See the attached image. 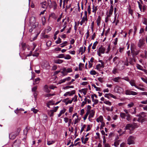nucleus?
<instances>
[{"label": "nucleus", "instance_id": "f257e3e1", "mask_svg": "<svg viewBox=\"0 0 147 147\" xmlns=\"http://www.w3.org/2000/svg\"><path fill=\"white\" fill-rule=\"evenodd\" d=\"M134 140L135 138L134 136H130L127 140V144L129 145L134 144Z\"/></svg>", "mask_w": 147, "mask_h": 147}, {"label": "nucleus", "instance_id": "f03ea898", "mask_svg": "<svg viewBox=\"0 0 147 147\" xmlns=\"http://www.w3.org/2000/svg\"><path fill=\"white\" fill-rule=\"evenodd\" d=\"M125 94L127 95H136L138 94V93L130 90H127L125 91Z\"/></svg>", "mask_w": 147, "mask_h": 147}, {"label": "nucleus", "instance_id": "7ed1b4c3", "mask_svg": "<svg viewBox=\"0 0 147 147\" xmlns=\"http://www.w3.org/2000/svg\"><path fill=\"white\" fill-rule=\"evenodd\" d=\"M21 143V141L20 140H16L13 142L12 147H19Z\"/></svg>", "mask_w": 147, "mask_h": 147}, {"label": "nucleus", "instance_id": "20e7f679", "mask_svg": "<svg viewBox=\"0 0 147 147\" xmlns=\"http://www.w3.org/2000/svg\"><path fill=\"white\" fill-rule=\"evenodd\" d=\"M114 91L115 92L120 93L123 92V89L120 87L117 86L115 87Z\"/></svg>", "mask_w": 147, "mask_h": 147}, {"label": "nucleus", "instance_id": "39448f33", "mask_svg": "<svg viewBox=\"0 0 147 147\" xmlns=\"http://www.w3.org/2000/svg\"><path fill=\"white\" fill-rule=\"evenodd\" d=\"M144 39H140L138 44V46L140 48H141L144 45Z\"/></svg>", "mask_w": 147, "mask_h": 147}, {"label": "nucleus", "instance_id": "423d86ee", "mask_svg": "<svg viewBox=\"0 0 147 147\" xmlns=\"http://www.w3.org/2000/svg\"><path fill=\"white\" fill-rule=\"evenodd\" d=\"M76 92V91L75 90H73L71 92H66L65 94H64V96H66L68 95H69V96H71L73 94H75Z\"/></svg>", "mask_w": 147, "mask_h": 147}, {"label": "nucleus", "instance_id": "0eeeda50", "mask_svg": "<svg viewBox=\"0 0 147 147\" xmlns=\"http://www.w3.org/2000/svg\"><path fill=\"white\" fill-rule=\"evenodd\" d=\"M132 45L131 44V53H132V57H133V58H134L135 55H138V54L139 52H140V51H133V50H131Z\"/></svg>", "mask_w": 147, "mask_h": 147}, {"label": "nucleus", "instance_id": "6e6552de", "mask_svg": "<svg viewBox=\"0 0 147 147\" xmlns=\"http://www.w3.org/2000/svg\"><path fill=\"white\" fill-rule=\"evenodd\" d=\"M106 49L105 48L103 47L102 45L101 47L98 48V52H100L102 54H104L105 53V50Z\"/></svg>", "mask_w": 147, "mask_h": 147}, {"label": "nucleus", "instance_id": "1a4fd4ad", "mask_svg": "<svg viewBox=\"0 0 147 147\" xmlns=\"http://www.w3.org/2000/svg\"><path fill=\"white\" fill-rule=\"evenodd\" d=\"M40 5L41 7L45 9H46L47 7V5L46 1L41 3Z\"/></svg>", "mask_w": 147, "mask_h": 147}, {"label": "nucleus", "instance_id": "9d476101", "mask_svg": "<svg viewBox=\"0 0 147 147\" xmlns=\"http://www.w3.org/2000/svg\"><path fill=\"white\" fill-rule=\"evenodd\" d=\"M17 136L16 133H11L9 134V137L11 139H14Z\"/></svg>", "mask_w": 147, "mask_h": 147}, {"label": "nucleus", "instance_id": "9b49d317", "mask_svg": "<svg viewBox=\"0 0 147 147\" xmlns=\"http://www.w3.org/2000/svg\"><path fill=\"white\" fill-rule=\"evenodd\" d=\"M54 62L55 63L61 64L63 62V61L61 59H58L56 60H54Z\"/></svg>", "mask_w": 147, "mask_h": 147}, {"label": "nucleus", "instance_id": "f8f14e48", "mask_svg": "<svg viewBox=\"0 0 147 147\" xmlns=\"http://www.w3.org/2000/svg\"><path fill=\"white\" fill-rule=\"evenodd\" d=\"M117 66L119 67L118 68L120 70H122L124 68V66L123 64H119V65H117Z\"/></svg>", "mask_w": 147, "mask_h": 147}, {"label": "nucleus", "instance_id": "ddd939ff", "mask_svg": "<svg viewBox=\"0 0 147 147\" xmlns=\"http://www.w3.org/2000/svg\"><path fill=\"white\" fill-rule=\"evenodd\" d=\"M129 83L132 86H134L136 88L137 87V86L136 85L135 82L133 80H131L129 82Z\"/></svg>", "mask_w": 147, "mask_h": 147}, {"label": "nucleus", "instance_id": "4468645a", "mask_svg": "<svg viewBox=\"0 0 147 147\" xmlns=\"http://www.w3.org/2000/svg\"><path fill=\"white\" fill-rule=\"evenodd\" d=\"M91 113L89 116V118L93 117L95 114V111L94 110H92L91 111Z\"/></svg>", "mask_w": 147, "mask_h": 147}, {"label": "nucleus", "instance_id": "2eb2a0df", "mask_svg": "<svg viewBox=\"0 0 147 147\" xmlns=\"http://www.w3.org/2000/svg\"><path fill=\"white\" fill-rule=\"evenodd\" d=\"M97 6H95V5H94L93 3V5H92V12L94 13H96V11L97 10Z\"/></svg>", "mask_w": 147, "mask_h": 147}, {"label": "nucleus", "instance_id": "dca6fc26", "mask_svg": "<svg viewBox=\"0 0 147 147\" xmlns=\"http://www.w3.org/2000/svg\"><path fill=\"white\" fill-rule=\"evenodd\" d=\"M44 88L45 89V91L47 93H49L50 92V90L49 89L48 86L47 85H45L44 86Z\"/></svg>", "mask_w": 147, "mask_h": 147}, {"label": "nucleus", "instance_id": "f3484780", "mask_svg": "<svg viewBox=\"0 0 147 147\" xmlns=\"http://www.w3.org/2000/svg\"><path fill=\"white\" fill-rule=\"evenodd\" d=\"M133 125L132 124L130 123L126 125L125 129H130V128L132 127Z\"/></svg>", "mask_w": 147, "mask_h": 147}, {"label": "nucleus", "instance_id": "a211bd4d", "mask_svg": "<svg viewBox=\"0 0 147 147\" xmlns=\"http://www.w3.org/2000/svg\"><path fill=\"white\" fill-rule=\"evenodd\" d=\"M101 20V18L100 16H99L96 20V22L97 25L98 26H99L100 20Z\"/></svg>", "mask_w": 147, "mask_h": 147}, {"label": "nucleus", "instance_id": "6ab92c4d", "mask_svg": "<svg viewBox=\"0 0 147 147\" xmlns=\"http://www.w3.org/2000/svg\"><path fill=\"white\" fill-rule=\"evenodd\" d=\"M66 111V109H64L63 110H61L59 114L58 115V117H60L61 115L65 113Z\"/></svg>", "mask_w": 147, "mask_h": 147}, {"label": "nucleus", "instance_id": "aec40b11", "mask_svg": "<svg viewBox=\"0 0 147 147\" xmlns=\"http://www.w3.org/2000/svg\"><path fill=\"white\" fill-rule=\"evenodd\" d=\"M102 119L103 117L102 116L100 115L98 118H97L96 119V121L98 122H99L100 121L101 122H102Z\"/></svg>", "mask_w": 147, "mask_h": 147}, {"label": "nucleus", "instance_id": "412c9836", "mask_svg": "<svg viewBox=\"0 0 147 147\" xmlns=\"http://www.w3.org/2000/svg\"><path fill=\"white\" fill-rule=\"evenodd\" d=\"M127 117L126 119L128 121H130L131 120V116L129 114H127L126 115V116Z\"/></svg>", "mask_w": 147, "mask_h": 147}, {"label": "nucleus", "instance_id": "4be33fe9", "mask_svg": "<svg viewBox=\"0 0 147 147\" xmlns=\"http://www.w3.org/2000/svg\"><path fill=\"white\" fill-rule=\"evenodd\" d=\"M90 112V111L88 110H87V111L86 112V114L84 115V120H85L87 118V117L88 116V114H89Z\"/></svg>", "mask_w": 147, "mask_h": 147}, {"label": "nucleus", "instance_id": "5701e85b", "mask_svg": "<svg viewBox=\"0 0 147 147\" xmlns=\"http://www.w3.org/2000/svg\"><path fill=\"white\" fill-rule=\"evenodd\" d=\"M84 66V64L81 63H80L79 65V69L80 71H82V68L81 67H83Z\"/></svg>", "mask_w": 147, "mask_h": 147}, {"label": "nucleus", "instance_id": "b1692460", "mask_svg": "<svg viewBox=\"0 0 147 147\" xmlns=\"http://www.w3.org/2000/svg\"><path fill=\"white\" fill-rule=\"evenodd\" d=\"M136 67L138 69L141 70L143 71L144 70H145V69H143L142 67L139 64H137Z\"/></svg>", "mask_w": 147, "mask_h": 147}, {"label": "nucleus", "instance_id": "393cba45", "mask_svg": "<svg viewBox=\"0 0 147 147\" xmlns=\"http://www.w3.org/2000/svg\"><path fill=\"white\" fill-rule=\"evenodd\" d=\"M54 111L52 110H51L48 112V114L51 117H53L54 115Z\"/></svg>", "mask_w": 147, "mask_h": 147}, {"label": "nucleus", "instance_id": "a878e982", "mask_svg": "<svg viewBox=\"0 0 147 147\" xmlns=\"http://www.w3.org/2000/svg\"><path fill=\"white\" fill-rule=\"evenodd\" d=\"M47 7L48 6L50 8L52 7V3L51 0H48Z\"/></svg>", "mask_w": 147, "mask_h": 147}, {"label": "nucleus", "instance_id": "bb28decb", "mask_svg": "<svg viewBox=\"0 0 147 147\" xmlns=\"http://www.w3.org/2000/svg\"><path fill=\"white\" fill-rule=\"evenodd\" d=\"M67 24V22H65L64 23V24L63 25V26H64L63 28L60 31L61 32H63L64 30L66 28L67 26L66 25V24Z\"/></svg>", "mask_w": 147, "mask_h": 147}, {"label": "nucleus", "instance_id": "cd10ccee", "mask_svg": "<svg viewBox=\"0 0 147 147\" xmlns=\"http://www.w3.org/2000/svg\"><path fill=\"white\" fill-rule=\"evenodd\" d=\"M50 16L52 17L54 19H56L57 18V16L54 13H52L50 15Z\"/></svg>", "mask_w": 147, "mask_h": 147}, {"label": "nucleus", "instance_id": "c85d7f7f", "mask_svg": "<svg viewBox=\"0 0 147 147\" xmlns=\"http://www.w3.org/2000/svg\"><path fill=\"white\" fill-rule=\"evenodd\" d=\"M126 116V115L124 113H120V116L123 119H125Z\"/></svg>", "mask_w": 147, "mask_h": 147}, {"label": "nucleus", "instance_id": "c756f323", "mask_svg": "<svg viewBox=\"0 0 147 147\" xmlns=\"http://www.w3.org/2000/svg\"><path fill=\"white\" fill-rule=\"evenodd\" d=\"M67 43V41H64L63 43L60 45V47L62 48L63 47L66 45V44Z\"/></svg>", "mask_w": 147, "mask_h": 147}, {"label": "nucleus", "instance_id": "7c9ffc66", "mask_svg": "<svg viewBox=\"0 0 147 147\" xmlns=\"http://www.w3.org/2000/svg\"><path fill=\"white\" fill-rule=\"evenodd\" d=\"M107 17L105 18V22L106 23L108 22L109 20V18L111 16L108 14V12H107Z\"/></svg>", "mask_w": 147, "mask_h": 147}, {"label": "nucleus", "instance_id": "2f4dec72", "mask_svg": "<svg viewBox=\"0 0 147 147\" xmlns=\"http://www.w3.org/2000/svg\"><path fill=\"white\" fill-rule=\"evenodd\" d=\"M64 55L63 54H61L58 55L56 57L57 58H64Z\"/></svg>", "mask_w": 147, "mask_h": 147}, {"label": "nucleus", "instance_id": "473e14b6", "mask_svg": "<svg viewBox=\"0 0 147 147\" xmlns=\"http://www.w3.org/2000/svg\"><path fill=\"white\" fill-rule=\"evenodd\" d=\"M74 88V86H67L65 87H63V88L64 89H66L71 88Z\"/></svg>", "mask_w": 147, "mask_h": 147}, {"label": "nucleus", "instance_id": "72a5a7b5", "mask_svg": "<svg viewBox=\"0 0 147 147\" xmlns=\"http://www.w3.org/2000/svg\"><path fill=\"white\" fill-rule=\"evenodd\" d=\"M98 43V42L96 41L93 44V46H92V49H96V45Z\"/></svg>", "mask_w": 147, "mask_h": 147}, {"label": "nucleus", "instance_id": "f704fd0d", "mask_svg": "<svg viewBox=\"0 0 147 147\" xmlns=\"http://www.w3.org/2000/svg\"><path fill=\"white\" fill-rule=\"evenodd\" d=\"M79 53H81V55H82L83 52V47H80L78 50Z\"/></svg>", "mask_w": 147, "mask_h": 147}, {"label": "nucleus", "instance_id": "c9c22d12", "mask_svg": "<svg viewBox=\"0 0 147 147\" xmlns=\"http://www.w3.org/2000/svg\"><path fill=\"white\" fill-rule=\"evenodd\" d=\"M20 110H21V111H24V109H22V108H20L19 109H18V108H17L16 109V110H15V112L16 113V114H18L19 112V111Z\"/></svg>", "mask_w": 147, "mask_h": 147}, {"label": "nucleus", "instance_id": "e433bc0d", "mask_svg": "<svg viewBox=\"0 0 147 147\" xmlns=\"http://www.w3.org/2000/svg\"><path fill=\"white\" fill-rule=\"evenodd\" d=\"M120 79V77H119L114 78L113 80L115 82H118L119 80Z\"/></svg>", "mask_w": 147, "mask_h": 147}, {"label": "nucleus", "instance_id": "4c0bfd02", "mask_svg": "<svg viewBox=\"0 0 147 147\" xmlns=\"http://www.w3.org/2000/svg\"><path fill=\"white\" fill-rule=\"evenodd\" d=\"M20 130H21V129L20 128H18L17 129L16 131V133H15L17 135H18L19 134L20 132Z\"/></svg>", "mask_w": 147, "mask_h": 147}, {"label": "nucleus", "instance_id": "58836bf2", "mask_svg": "<svg viewBox=\"0 0 147 147\" xmlns=\"http://www.w3.org/2000/svg\"><path fill=\"white\" fill-rule=\"evenodd\" d=\"M55 95L54 94H45V96L46 97H49L51 96H53Z\"/></svg>", "mask_w": 147, "mask_h": 147}, {"label": "nucleus", "instance_id": "ea45409f", "mask_svg": "<svg viewBox=\"0 0 147 147\" xmlns=\"http://www.w3.org/2000/svg\"><path fill=\"white\" fill-rule=\"evenodd\" d=\"M82 90L83 91V93L84 94V95H86V94L88 89L87 88H86V89H82Z\"/></svg>", "mask_w": 147, "mask_h": 147}, {"label": "nucleus", "instance_id": "a19ab883", "mask_svg": "<svg viewBox=\"0 0 147 147\" xmlns=\"http://www.w3.org/2000/svg\"><path fill=\"white\" fill-rule=\"evenodd\" d=\"M61 39L59 37L58 38V40L55 41V42L57 44H58L61 43Z\"/></svg>", "mask_w": 147, "mask_h": 147}, {"label": "nucleus", "instance_id": "79ce46f5", "mask_svg": "<svg viewBox=\"0 0 147 147\" xmlns=\"http://www.w3.org/2000/svg\"><path fill=\"white\" fill-rule=\"evenodd\" d=\"M71 58V56L69 55H66V57L64 56V58L65 59H70Z\"/></svg>", "mask_w": 147, "mask_h": 147}, {"label": "nucleus", "instance_id": "37998d69", "mask_svg": "<svg viewBox=\"0 0 147 147\" xmlns=\"http://www.w3.org/2000/svg\"><path fill=\"white\" fill-rule=\"evenodd\" d=\"M55 143V141H47V144L50 145L53 144Z\"/></svg>", "mask_w": 147, "mask_h": 147}, {"label": "nucleus", "instance_id": "c03bdc74", "mask_svg": "<svg viewBox=\"0 0 147 147\" xmlns=\"http://www.w3.org/2000/svg\"><path fill=\"white\" fill-rule=\"evenodd\" d=\"M28 129L27 127H26V128L24 130V134L26 135L27 134L28 130Z\"/></svg>", "mask_w": 147, "mask_h": 147}, {"label": "nucleus", "instance_id": "a18cd8bd", "mask_svg": "<svg viewBox=\"0 0 147 147\" xmlns=\"http://www.w3.org/2000/svg\"><path fill=\"white\" fill-rule=\"evenodd\" d=\"M53 5L54 6V9H55L57 7V4L56 3L55 1H53Z\"/></svg>", "mask_w": 147, "mask_h": 147}, {"label": "nucleus", "instance_id": "49530a36", "mask_svg": "<svg viewBox=\"0 0 147 147\" xmlns=\"http://www.w3.org/2000/svg\"><path fill=\"white\" fill-rule=\"evenodd\" d=\"M84 17H83L82 19V20L80 22V24L81 25H82L83 23H84L85 21H84Z\"/></svg>", "mask_w": 147, "mask_h": 147}, {"label": "nucleus", "instance_id": "de8ad7c7", "mask_svg": "<svg viewBox=\"0 0 147 147\" xmlns=\"http://www.w3.org/2000/svg\"><path fill=\"white\" fill-rule=\"evenodd\" d=\"M90 74L92 75H95L96 74V71L94 70H92L90 72Z\"/></svg>", "mask_w": 147, "mask_h": 147}, {"label": "nucleus", "instance_id": "09e8293b", "mask_svg": "<svg viewBox=\"0 0 147 147\" xmlns=\"http://www.w3.org/2000/svg\"><path fill=\"white\" fill-rule=\"evenodd\" d=\"M31 111H32L33 112L35 113H36L38 111V110L35 109L34 108H32L31 109Z\"/></svg>", "mask_w": 147, "mask_h": 147}, {"label": "nucleus", "instance_id": "8fccbe9b", "mask_svg": "<svg viewBox=\"0 0 147 147\" xmlns=\"http://www.w3.org/2000/svg\"><path fill=\"white\" fill-rule=\"evenodd\" d=\"M87 11L89 14L91 13V7L90 5L88 6Z\"/></svg>", "mask_w": 147, "mask_h": 147}, {"label": "nucleus", "instance_id": "3c124183", "mask_svg": "<svg viewBox=\"0 0 147 147\" xmlns=\"http://www.w3.org/2000/svg\"><path fill=\"white\" fill-rule=\"evenodd\" d=\"M117 68H114L113 70L112 71V72L113 74H115L117 72Z\"/></svg>", "mask_w": 147, "mask_h": 147}, {"label": "nucleus", "instance_id": "603ef678", "mask_svg": "<svg viewBox=\"0 0 147 147\" xmlns=\"http://www.w3.org/2000/svg\"><path fill=\"white\" fill-rule=\"evenodd\" d=\"M113 11V9H110L109 10V14H108L111 16L112 14Z\"/></svg>", "mask_w": 147, "mask_h": 147}, {"label": "nucleus", "instance_id": "864d4df0", "mask_svg": "<svg viewBox=\"0 0 147 147\" xmlns=\"http://www.w3.org/2000/svg\"><path fill=\"white\" fill-rule=\"evenodd\" d=\"M66 81V79H64L63 80H61L59 81V84H61V83H64Z\"/></svg>", "mask_w": 147, "mask_h": 147}, {"label": "nucleus", "instance_id": "5fc2aeb1", "mask_svg": "<svg viewBox=\"0 0 147 147\" xmlns=\"http://www.w3.org/2000/svg\"><path fill=\"white\" fill-rule=\"evenodd\" d=\"M73 101V99H72L71 100H69L65 103V105H67L68 103L71 104Z\"/></svg>", "mask_w": 147, "mask_h": 147}, {"label": "nucleus", "instance_id": "6e6d98bb", "mask_svg": "<svg viewBox=\"0 0 147 147\" xmlns=\"http://www.w3.org/2000/svg\"><path fill=\"white\" fill-rule=\"evenodd\" d=\"M104 102L107 105H111V103L109 101H106Z\"/></svg>", "mask_w": 147, "mask_h": 147}, {"label": "nucleus", "instance_id": "4d7b16f0", "mask_svg": "<svg viewBox=\"0 0 147 147\" xmlns=\"http://www.w3.org/2000/svg\"><path fill=\"white\" fill-rule=\"evenodd\" d=\"M134 104L133 102H131V103L127 105V106L128 108H130L133 107L134 105Z\"/></svg>", "mask_w": 147, "mask_h": 147}, {"label": "nucleus", "instance_id": "13d9d810", "mask_svg": "<svg viewBox=\"0 0 147 147\" xmlns=\"http://www.w3.org/2000/svg\"><path fill=\"white\" fill-rule=\"evenodd\" d=\"M141 79L143 82L147 84V78H141Z\"/></svg>", "mask_w": 147, "mask_h": 147}, {"label": "nucleus", "instance_id": "bf43d9fd", "mask_svg": "<svg viewBox=\"0 0 147 147\" xmlns=\"http://www.w3.org/2000/svg\"><path fill=\"white\" fill-rule=\"evenodd\" d=\"M40 80V78H37L35 79L34 82L36 84H37L39 82Z\"/></svg>", "mask_w": 147, "mask_h": 147}, {"label": "nucleus", "instance_id": "052dcab7", "mask_svg": "<svg viewBox=\"0 0 147 147\" xmlns=\"http://www.w3.org/2000/svg\"><path fill=\"white\" fill-rule=\"evenodd\" d=\"M77 97L78 96L75 95L74 96V97L72 99H73V100H74V102H76L77 101Z\"/></svg>", "mask_w": 147, "mask_h": 147}, {"label": "nucleus", "instance_id": "680f3d73", "mask_svg": "<svg viewBox=\"0 0 147 147\" xmlns=\"http://www.w3.org/2000/svg\"><path fill=\"white\" fill-rule=\"evenodd\" d=\"M129 13L130 14L131 16H132L133 14V11L132 9H129Z\"/></svg>", "mask_w": 147, "mask_h": 147}, {"label": "nucleus", "instance_id": "e2e57ef3", "mask_svg": "<svg viewBox=\"0 0 147 147\" xmlns=\"http://www.w3.org/2000/svg\"><path fill=\"white\" fill-rule=\"evenodd\" d=\"M102 124L100 126V129H103V127L105 126V123L104 122H101Z\"/></svg>", "mask_w": 147, "mask_h": 147}, {"label": "nucleus", "instance_id": "0e129e2a", "mask_svg": "<svg viewBox=\"0 0 147 147\" xmlns=\"http://www.w3.org/2000/svg\"><path fill=\"white\" fill-rule=\"evenodd\" d=\"M86 126V125H84L82 127V128L81 129L80 131V133H81L84 130V129L85 128Z\"/></svg>", "mask_w": 147, "mask_h": 147}, {"label": "nucleus", "instance_id": "69168bd1", "mask_svg": "<svg viewBox=\"0 0 147 147\" xmlns=\"http://www.w3.org/2000/svg\"><path fill=\"white\" fill-rule=\"evenodd\" d=\"M119 144L118 141H116L114 143V145L115 147H117Z\"/></svg>", "mask_w": 147, "mask_h": 147}, {"label": "nucleus", "instance_id": "338daca9", "mask_svg": "<svg viewBox=\"0 0 147 147\" xmlns=\"http://www.w3.org/2000/svg\"><path fill=\"white\" fill-rule=\"evenodd\" d=\"M72 70L71 68H68L67 69L66 72L67 73H69L72 72Z\"/></svg>", "mask_w": 147, "mask_h": 147}, {"label": "nucleus", "instance_id": "774afa93", "mask_svg": "<svg viewBox=\"0 0 147 147\" xmlns=\"http://www.w3.org/2000/svg\"><path fill=\"white\" fill-rule=\"evenodd\" d=\"M144 20L142 22L143 24L146 25H147V21H146V19L144 18Z\"/></svg>", "mask_w": 147, "mask_h": 147}]
</instances>
